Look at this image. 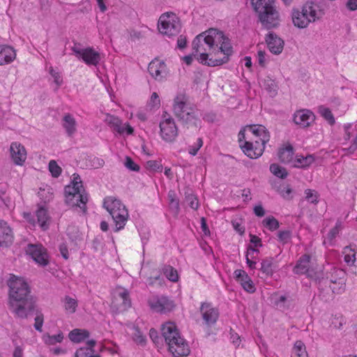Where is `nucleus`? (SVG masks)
<instances>
[{"instance_id": "f257e3e1", "label": "nucleus", "mask_w": 357, "mask_h": 357, "mask_svg": "<svg viewBox=\"0 0 357 357\" xmlns=\"http://www.w3.org/2000/svg\"><path fill=\"white\" fill-rule=\"evenodd\" d=\"M9 287V308L15 316L26 319L36 310V298L31 294L28 284L15 275L8 281Z\"/></svg>"}, {"instance_id": "f03ea898", "label": "nucleus", "mask_w": 357, "mask_h": 357, "mask_svg": "<svg viewBox=\"0 0 357 357\" xmlns=\"http://www.w3.org/2000/svg\"><path fill=\"white\" fill-rule=\"evenodd\" d=\"M173 113L181 125L187 128L197 130L201 127V114L191 104L184 93H178L174 99Z\"/></svg>"}, {"instance_id": "7ed1b4c3", "label": "nucleus", "mask_w": 357, "mask_h": 357, "mask_svg": "<svg viewBox=\"0 0 357 357\" xmlns=\"http://www.w3.org/2000/svg\"><path fill=\"white\" fill-rule=\"evenodd\" d=\"M193 53L199 54L197 60L202 64L208 66H218L228 62L229 59L227 56H215L213 52V49L208 43V38L206 33L197 36L192 41Z\"/></svg>"}, {"instance_id": "20e7f679", "label": "nucleus", "mask_w": 357, "mask_h": 357, "mask_svg": "<svg viewBox=\"0 0 357 357\" xmlns=\"http://www.w3.org/2000/svg\"><path fill=\"white\" fill-rule=\"evenodd\" d=\"M162 335L169 347V351L174 357H186L190 354V349L173 322H167L162 325Z\"/></svg>"}, {"instance_id": "39448f33", "label": "nucleus", "mask_w": 357, "mask_h": 357, "mask_svg": "<svg viewBox=\"0 0 357 357\" xmlns=\"http://www.w3.org/2000/svg\"><path fill=\"white\" fill-rule=\"evenodd\" d=\"M251 4L264 29L269 30L279 26V13L275 8L273 0H251Z\"/></svg>"}, {"instance_id": "423d86ee", "label": "nucleus", "mask_w": 357, "mask_h": 357, "mask_svg": "<svg viewBox=\"0 0 357 357\" xmlns=\"http://www.w3.org/2000/svg\"><path fill=\"white\" fill-rule=\"evenodd\" d=\"M324 13L320 6L313 1L306 2L301 11L294 10L292 20L294 26L303 29L311 22H314L322 17Z\"/></svg>"}, {"instance_id": "0eeeda50", "label": "nucleus", "mask_w": 357, "mask_h": 357, "mask_svg": "<svg viewBox=\"0 0 357 357\" xmlns=\"http://www.w3.org/2000/svg\"><path fill=\"white\" fill-rule=\"evenodd\" d=\"M103 206L109 212L115 223L114 231L117 232L123 229L129 215L128 210L121 201L109 197L105 199Z\"/></svg>"}, {"instance_id": "6e6552de", "label": "nucleus", "mask_w": 357, "mask_h": 357, "mask_svg": "<svg viewBox=\"0 0 357 357\" xmlns=\"http://www.w3.org/2000/svg\"><path fill=\"white\" fill-rule=\"evenodd\" d=\"M204 33H206L208 42L209 41L215 56H219L220 54H222L223 56H227L229 58L233 54V47L230 40L225 36L222 31L210 29Z\"/></svg>"}, {"instance_id": "1a4fd4ad", "label": "nucleus", "mask_w": 357, "mask_h": 357, "mask_svg": "<svg viewBox=\"0 0 357 357\" xmlns=\"http://www.w3.org/2000/svg\"><path fill=\"white\" fill-rule=\"evenodd\" d=\"M181 28L180 20L174 13H164L159 18L158 29L164 35L175 36L180 32Z\"/></svg>"}, {"instance_id": "9d476101", "label": "nucleus", "mask_w": 357, "mask_h": 357, "mask_svg": "<svg viewBox=\"0 0 357 357\" xmlns=\"http://www.w3.org/2000/svg\"><path fill=\"white\" fill-rule=\"evenodd\" d=\"M83 188L68 185L65 187L66 202L68 205L79 206L84 213L86 212V204L88 202L87 194Z\"/></svg>"}, {"instance_id": "9b49d317", "label": "nucleus", "mask_w": 357, "mask_h": 357, "mask_svg": "<svg viewBox=\"0 0 357 357\" xmlns=\"http://www.w3.org/2000/svg\"><path fill=\"white\" fill-rule=\"evenodd\" d=\"M346 273L341 268L328 266L322 273L321 278H319V289L324 287L331 286L332 284H339L341 287L345 280Z\"/></svg>"}, {"instance_id": "f8f14e48", "label": "nucleus", "mask_w": 357, "mask_h": 357, "mask_svg": "<svg viewBox=\"0 0 357 357\" xmlns=\"http://www.w3.org/2000/svg\"><path fill=\"white\" fill-rule=\"evenodd\" d=\"M163 120L160 123V136L167 142L174 141L178 135V128L174 119L167 112L162 115Z\"/></svg>"}, {"instance_id": "ddd939ff", "label": "nucleus", "mask_w": 357, "mask_h": 357, "mask_svg": "<svg viewBox=\"0 0 357 357\" xmlns=\"http://www.w3.org/2000/svg\"><path fill=\"white\" fill-rule=\"evenodd\" d=\"M266 144L259 138L249 136L248 140H245L243 145L241 146V149L248 157L255 159L263 154Z\"/></svg>"}, {"instance_id": "4468645a", "label": "nucleus", "mask_w": 357, "mask_h": 357, "mask_svg": "<svg viewBox=\"0 0 357 357\" xmlns=\"http://www.w3.org/2000/svg\"><path fill=\"white\" fill-rule=\"evenodd\" d=\"M148 303L153 311L159 313H166L174 308L173 302L163 296H154L148 301Z\"/></svg>"}, {"instance_id": "2eb2a0df", "label": "nucleus", "mask_w": 357, "mask_h": 357, "mask_svg": "<svg viewBox=\"0 0 357 357\" xmlns=\"http://www.w3.org/2000/svg\"><path fill=\"white\" fill-rule=\"evenodd\" d=\"M26 252L39 265L45 266L48 264V255L42 245L29 244Z\"/></svg>"}, {"instance_id": "dca6fc26", "label": "nucleus", "mask_w": 357, "mask_h": 357, "mask_svg": "<svg viewBox=\"0 0 357 357\" xmlns=\"http://www.w3.org/2000/svg\"><path fill=\"white\" fill-rule=\"evenodd\" d=\"M112 305L120 312L128 309L131 306L129 292L127 289H120L116 291L113 298Z\"/></svg>"}, {"instance_id": "f3484780", "label": "nucleus", "mask_w": 357, "mask_h": 357, "mask_svg": "<svg viewBox=\"0 0 357 357\" xmlns=\"http://www.w3.org/2000/svg\"><path fill=\"white\" fill-rule=\"evenodd\" d=\"M265 41L271 53L278 55L282 52L284 42L273 31H269L266 35Z\"/></svg>"}, {"instance_id": "a211bd4d", "label": "nucleus", "mask_w": 357, "mask_h": 357, "mask_svg": "<svg viewBox=\"0 0 357 357\" xmlns=\"http://www.w3.org/2000/svg\"><path fill=\"white\" fill-rule=\"evenodd\" d=\"M200 312L207 326H211L216 323L219 317V312L217 308L212 307L210 303H202Z\"/></svg>"}, {"instance_id": "6ab92c4d", "label": "nucleus", "mask_w": 357, "mask_h": 357, "mask_svg": "<svg viewBox=\"0 0 357 357\" xmlns=\"http://www.w3.org/2000/svg\"><path fill=\"white\" fill-rule=\"evenodd\" d=\"M104 121L119 134L126 132L128 135H131L134 131L129 124L123 126L121 121L118 117L109 114L105 115Z\"/></svg>"}, {"instance_id": "aec40b11", "label": "nucleus", "mask_w": 357, "mask_h": 357, "mask_svg": "<svg viewBox=\"0 0 357 357\" xmlns=\"http://www.w3.org/2000/svg\"><path fill=\"white\" fill-rule=\"evenodd\" d=\"M247 137H254L261 139L263 143H267L270 140V133L262 125H250L245 128Z\"/></svg>"}, {"instance_id": "412c9836", "label": "nucleus", "mask_w": 357, "mask_h": 357, "mask_svg": "<svg viewBox=\"0 0 357 357\" xmlns=\"http://www.w3.org/2000/svg\"><path fill=\"white\" fill-rule=\"evenodd\" d=\"M11 158L17 165H22L26 158V151L23 145L17 142H13L10 145Z\"/></svg>"}, {"instance_id": "4be33fe9", "label": "nucleus", "mask_w": 357, "mask_h": 357, "mask_svg": "<svg viewBox=\"0 0 357 357\" xmlns=\"http://www.w3.org/2000/svg\"><path fill=\"white\" fill-rule=\"evenodd\" d=\"M314 120V114L308 109L297 111L294 115V123L303 128L309 126Z\"/></svg>"}, {"instance_id": "5701e85b", "label": "nucleus", "mask_w": 357, "mask_h": 357, "mask_svg": "<svg viewBox=\"0 0 357 357\" xmlns=\"http://www.w3.org/2000/svg\"><path fill=\"white\" fill-rule=\"evenodd\" d=\"M13 236L7 223L0 220V248H7L12 244Z\"/></svg>"}, {"instance_id": "b1692460", "label": "nucleus", "mask_w": 357, "mask_h": 357, "mask_svg": "<svg viewBox=\"0 0 357 357\" xmlns=\"http://www.w3.org/2000/svg\"><path fill=\"white\" fill-rule=\"evenodd\" d=\"M236 279L241 283L243 288L248 292L253 293L256 289L248 275L243 270L238 269L234 271Z\"/></svg>"}, {"instance_id": "393cba45", "label": "nucleus", "mask_w": 357, "mask_h": 357, "mask_svg": "<svg viewBox=\"0 0 357 357\" xmlns=\"http://www.w3.org/2000/svg\"><path fill=\"white\" fill-rule=\"evenodd\" d=\"M272 300L274 306L281 311L289 310L293 305V300L289 295L275 294Z\"/></svg>"}, {"instance_id": "a878e982", "label": "nucleus", "mask_w": 357, "mask_h": 357, "mask_svg": "<svg viewBox=\"0 0 357 357\" xmlns=\"http://www.w3.org/2000/svg\"><path fill=\"white\" fill-rule=\"evenodd\" d=\"M16 57L15 50L8 45H0V66L11 63Z\"/></svg>"}, {"instance_id": "bb28decb", "label": "nucleus", "mask_w": 357, "mask_h": 357, "mask_svg": "<svg viewBox=\"0 0 357 357\" xmlns=\"http://www.w3.org/2000/svg\"><path fill=\"white\" fill-rule=\"evenodd\" d=\"M80 58L86 64L93 66H97L100 60V54L92 48L84 49Z\"/></svg>"}, {"instance_id": "cd10ccee", "label": "nucleus", "mask_w": 357, "mask_h": 357, "mask_svg": "<svg viewBox=\"0 0 357 357\" xmlns=\"http://www.w3.org/2000/svg\"><path fill=\"white\" fill-rule=\"evenodd\" d=\"M165 64L159 60L152 61L148 66V71L155 79H160L162 77V73L165 70Z\"/></svg>"}, {"instance_id": "c85d7f7f", "label": "nucleus", "mask_w": 357, "mask_h": 357, "mask_svg": "<svg viewBox=\"0 0 357 357\" xmlns=\"http://www.w3.org/2000/svg\"><path fill=\"white\" fill-rule=\"evenodd\" d=\"M86 347H81L76 351L75 357H100L99 354H95V351L92 349L96 344V340H89L86 342Z\"/></svg>"}, {"instance_id": "c756f323", "label": "nucleus", "mask_w": 357, "mask_h": 357, "mask_svg": "<svg viewBox=\"0 0 357 357\" xmlns=\"http://www.w3.org/2000/svg\"><path fill=\"white\" fill-rule=\"evenodd\" d=\"M310 261V256L309 255H303L297 261L294 268V272L296 274L306 273L309 270Z\"/></svg>"}, {"instance_id": "7c9ffc66", "label": "nucleus", "mask_w": 357, "mask_h": 357, "mask_svg": "<svg viewBox=\"0 0 357 357\" xmlns=\"http://www.w3.org/2000/svg\"><path fill=\"white\" fill-rule=\"evenodd\" d=\"M90 335L89 332L85 329H73L69 333V339L73 342H81Z\"/></svg>"}, {"instance_id": "2f4dec72", "label": "nucleus", "mask_w": 357, "mask_h": 357, "mask_svg": "<svg viewBox=\"0 0 357 357\" xmlns=\"http://www.w3.org/2000/svg\"><path fill=\"white\" fill-rule=\"evenodd\" d=\"M63 126L68 136H72L76 131V121L73 116L67 114L63 119Z\"/></svg>"}, {"instance_id": "473e14b6", "label": "nucleus", "mask_w": 357, "mask_h": 357, "mask_svg": "<svg viewBox=\"0 0 357 357\" xmlns=\"http://www.w3.org/2000/svg\"><path fill=\"white\" fill-rule=\"evenodd\" d=\"M37 220L39 225L43 230L49 227V215L47 210L43 207H40L36 211Z\"/></svg>"}, {"instance_id": "72a5a7b5", "label": "nucleus", "mask_w": 357, "mask_h": 357, "mask_svg": "<svg viewBox=\"0 0 357 357\" xmlns=\"http://www.w3.org/2000/svg\"><path fill=\"white\" fill-rule=\"evenodd\" d=\"M345 280H344V284L341 287H340L339 284H331V286H328L330 288V290L331 291V294H329L328 296L325 295L324 292L322 291V288H321L319 296L322 300L327 301L333 297L334 294H340L344 292L345 289Z\"/></svg>"}, {"instance_id": "f704fd0d", "label": "nucleus", "mask_w": 357, "mask_h": 357, "mask_svg": "<svg viewBox=\"0 0 357 357\" xmlns=\"http://www.w3.org/2000/svg\"><path fill=\"white\" fill-rule=\"evenodd\" d=\"M277 268L276 264L274 263V259L272 257L266 258L262 260L261 263L260 270L266 275L271 276L274 270Z\"/></svg>"}, {"instance_id": "c9c22d12", "label": "nucleus", "mask_w": 357, "mask_h": 357, "mask_svg": "<svg viewBox=\"0 0 357 357\" xmlns=\"http://www.w3.org/2000/svg\"><path fill=\"white\" fill-rule=\"evenodd\" d=\"M294 148L291 144L287 145L285 148L281 149L278 153L280 160L283 163H289L293 159Z\"/></svg>"}, {"instance_id": "e433bc0d", "label": "nucleus", "mask_w": 357, "mask_h": 357, "mask_svg": "<svg viewBox=\"0 0 357 357\" xmlns=\"http://www.w3.org/2000/svg\"><path fill=\"white\" fill-rule=\"evenodd\" d=\"M292 357H308L304 343L300 340L295 342Z\"/></svg>"}, {"instance_id": "4c0bfd02", "label": "nucleus", "mask_w": 357, "mask_h": 357, "mask_svg": "<svg viewBox=\"0 0 357 357\" xmlns=\"http://www.w3.org/2000/svg\"><path fill=\"white\" fill-rule=\"evenodd\" d=\"M162 271L166 278L172 282H177L178 280V275L177 271L169 265H164Z\"/></svg>"}, {"instance_id": "58836bf2", "label": "nucleus", "mask_w": 357, "mask_h": 357, "mask_svg": "<svg viewBox=\"0 0 357 357\" xmlns=\"http://www.w3.org/2000/svg\"><path fill=\"white\" fill-rule=\"evenodd\" d=\"M314 160L312 155H307V156H301L296 158L294 167L299 168H306L309 167Z\"/></svg>"}, {"instance_id": "ea45409f", "label": "nucleus", "mask_w": 357, "mask_h": 357, "mask_svg": "<svg viewBox=\"0 0 357 357\" xmlns=\"http://www.w3.org/2000/svg\"><path fill=\"white\" fill-rule=\"evenodd\" d=\"M264 227H266L270 231H275L280 227L278 220L273 216H268L262 221Z\"/></svg>"}, {"instance_id": "a19ab883", "label": "nucleus", "mask_w": 357, "mask_h": 357, "mask_svg": "<svg viewBox=\"0 0 357 357\" xmlns=\"http://www.w3.org/2000/svg\"><path fill=\"white\" fill-rule=\"evenodd\" d=\"M270 171L277 177L284 178L287 176L288 172L284 167L280 166L278 164H272L270 166Z\"/></svg>"}, {"instance_id": "79ce46f5", "label": "nucleus", "mask_w": 357, "mask_h": 357, "mask_svg": "<svg viewBox=\"0 0 357 357\" xmlns=\"http://www.w3.org/2000/svg\"><path fill=\"white\" fill-rule=\"evenodd\" d=\"M64 308L65 310L70 312V313H74L76 310V308L77 307V301L68 296H66L64 298Z\"/></svg>"}, {"instance_id": "37998d69", "label": "nucleus", "mask_w": 357, "mask_h": 357, "mask_svg": "<svg viewBox=\"0 0 357 357\" xmlns=\"http://www.w3.org/2000/svg\"><path fill=\"white\" fill-rule=\"evenodd\" d=\"M319 112L330 125L335 123V118L330 109L321 105L319 107Z\"/></svg>"}, {"instance_id": "c03bdc74", "label": "nucleus", "mask_w": 357, "mask_h": 357, "mask_svg": "<svg viewBox=\"0 0 357 357\" xmlns=\"http://www.w3.org/2000/svg\"><path fill=\"white\" fill-rule=\"evenodd\" d=\"M305 199L312 204H317L318 203V197L319 194L314 190L306 189L305 190Z\"/></svg>"}, {"instance_id": "a18cd8bd", "label": "nucleus", "mask_w": 357, "mask_h": 357, "mask_svg": "<svg viewBox=\"0 0 357 357\" xmlns=\"http://www.w3.org/2000/svg\"><path fill=\"white\" fill-rule=\"evenodd\" d=\"M63 339L62 332H59L57 335H47L44 337L45 342L48 344H54L57 342H61Z\"/></svg>"}, {"instance_id": "49530a36", "label": "nucleus", "mask_w": 357, "mask_h": 357, "mask_svg": "<svg viewBox=\"0 0 357 357\" xmlns=\"http://www.w3.org/2000/svg\"><path fill=\"white\" fill-rule=\"evenodd\" d=\"M264 86L266 89L271 93L272 96L277 94V86L272 79L270 77L264 80Z\"/></svg>"}, {"instance_id": "de8ad7c7", "label": "nucleus", "mask_w": 357, "mask_h": 357, "mask_svg": "<svg viewBox=\"0 0 357 357\" xmlns=\"http://www.w3.org/2000/svg\"><path fill=\"white\" fill-rule=\"evenodd\" d=\"M49 170L52 174V176L54 178H57L61 174V168L58 165L55 160H50L49 162Z\"/></svg>"}, {"instance_id": "09e8293b", "label": "nucleus", "mask_w": 357, "mask_h": 357, "mask_svg": "<svg viewBox=\"0 0 357 357\" xmlns=\"http://www.w3.org/2000/svg\"><path fill=\"white\" fill-rule=\"evenodd\" d=\"M146 282L149 286H154L155 284H158V286H162L164 282V279L160 275V274H156V275L150 276L147 279Z\"/></svg>"}, {"instance_id": "8fccbe9b", "label": "nucleus", "mask_w": 357, "mask_h": 357, "mask_svg": "<svg viewBox=\"0 0 357 357\" xmlns=\"http://www.w3.org/2000/svg\"><path fill=\"white\" fill-rule=\"evenodd\" d=\"M36 317L35 318L34 328L36 331L42 332V327L44 322V316L42 312L36 310Z\"/></svg>"}, {"instance_id": "3c124183", "label": "nucleus", "mask_w": 357, "mask_h": 357, "mask_svg": "<svg viewBox=\"0 0 357 357\" xmlns=\"http://www.w3.org/2000/svg\"><path fill=\"white\" fill-rule=\"evenodd\" d=\"M291 237V232L290 230L279 231L278 233V240L283 244L287 243Z\"/></svg>"}, {"instance_id": "603ef678", "label": "nucleus", "mask_w": 357, "mask_h": 357, "mask_svg": "<svg viewBox=\"0 0 357 357\" xmlns=\"http://www.w3.org/2000/svg\"><path fill=\"white\" fill-rule=\"evenodd\" d=\"M185 202L192 209H197L199 204L197 197L194 195L185 194Z\"/></svg>"}, {"instance_id": "864d4df0", "label": "nucleus", "mask_w": 357, "mask_h": 357, "mask_svg": "<svg viewBox=\"0 0 357 357\" xmlns=\"http://www.w3.org/2000/svg\"><path fill=\"white\" fill-rule=\"evenodd\" d=\"M250 252H259V250L256 248H254L252 245H249L248 247V251H247V255H246V263L248 265V266L250 267V268L255 269V268H256V262L254 261H252L248 257V255L250 253Z\"/></svg>"}, {"instance_id": "5fc2aeb1", "label": "nucleus", "mask_w": 357, "mask_h": 357, "mask_svg": "<svg viewBox=\"0 0 357 357\" xmlns=\"http://www.w3.org/2000/svg\"><path fill=\"white\" fill-rule=\"evenodd\" d=\"M146 166L147 169L153 172L162 170V165L157 160H149L146 162Z\"/></svg>"}, {"instance_id": "6e6d98bb", "label": "nucleus", "mask_w": 357, "mask_h": 357, "mask_svg": "<svg viewBox=\"0 0 357 357\" xmlns=\"http://www.w3.org/2000/svg\"><path fill=\"white\" fill-rule=\"evenodd\" d=\"M125 166L131 171L139 172V166L137 165L131 158L127 156L126 158Z\"/></svg>"}, {"instance_id": "4d7b16f0", "label": "nucleus", "mask_w": 357, "mask_h": 357, "mask_svg": "<svg viewBox=\"0 0 357 357\" xmlns=\"http://www.w3.org/2000/svg\"><path fill=\"white\" fill-rule=\"evenodd\" d=\"M340 229H341V222L337 221L336 222L335 226L333 228H332L331 229V231H329V233L328 234V238L330 241H332L333 239H334L336 237V236L339 234Z\"/></svg>"}, {"instance_id": "13d9d810", "label": "nucleus", "mask_w": 357, "mask_h": 357, "mask_svg": "<svg viewBox=\"0 0 357 357\" xmlns=\"http://www.w3.org/2000/svg\"><path fill=\"white\" fill-rule=\"evenodd\" d=\"M50 74L54 77V82L57 85V87H59L63 82V79L60 75V73L56 72L52 67H50Z\"/></svg>"}, {"instance_id": "bf43d9fd", "label": "nucleus", "mask_w": 357, "mask_h": 357, "mask_svg": "<svg viewBox=\"0 0 357 357\" xmlns=\"http://www.w3.org/2000/svg\"><path fill=\"white\" fill-rule=\"evenodd\" d=\"M203 141L202 138H198L196 142L195 146H192L189 147L188 152L192 155H197L199 149L202 146Z\"/></svg>"}, {"instance_id": "052dcab7", "label": "nucleus", "mask_w": 357, "mask_h": 357, "mask_svg": "<svg viewBox=\"0 0 357 357\" xmlns=\"http://www.w3.org/2000/svg\"><path fill=\"white\" fill-rule=\"evenodd\" d=\"M149 336L151 339L153 340L154 343H159L160 340L162 339L159 335L158 333L154 328H151L149 331Z\"/></svg>"}, {"instance_id": "680f3d73", "label": "nucleus", "mask_w": 357, "mask_h": 357, "mask_svg": "<svg viewBox=\"0 0 357 357\" xmlns=\"http://www.w3.org/2000/svg\"><path fill=\"white\" fill-rule=\"evenodd\" d=\"M169 207L171 208V210L174 211V212L175 213V214H178V211H179V202L178 200L176 199H172L171 202H169Z\"/></svg>"}, {"instance_id": "e2e57ef3", "label": "nucleus", "mask_w": 357, "mask_h": 357, "mask_svg": "<svg viewBox=\"0 0 357 357\" xmlns=\"http://www.w3.org/2000/svg\"><path fill=\"white\" fill-rule=\"evenodd\" d=\"M150 104L153 107H158L160 105V98L157 93L153 92L151 96Z\"/></svg>"}, {"instance_id": "0e129e2a", "label": "nucleus", "mask_w": 357, "mask_h": 357, "mask_svg": "<svg viewBox=\"0 0 357 357\" xmlns=\"http://www.w3.org/2000/svg\"><path fill=\"white\" fill-rule=\"evenodd\" d=\"M250 243L255 247H261V240L260 238L254 234H250Z\"/></svg>"}, {"instance_id": "69168bd1", "label": "nucleus", "mask_w": 357, "mask_h": 357, "mask_svg": "<svg viewBox=\"0 0 357 357\" xmlns=\"http://www.w3.org/2000/svg\"><path fill=\"white\" fill-rule=\"evenodd\" d=\"M59 251H60V253L61 255V256L65 259H68V248L66 246V244L64 243H62L59 245Z\"/></svg>"}, {"instance_id": "338daca9", "label": "nucleus", "mask_w": 357, "mask_h": 357, "mask_svg": "<svg viewBox=\"0 0 357 357\" xmlns=\"http://www.w3.org/2000/svg\"><path fill=\"white\" fill-rule=\"evenodd\" d=\"M265 55H266V53L264 51L259 50L257 52L258 63L261 67L265 66Z\"/></svg>"}, {"instance_id": "774afa93", "label": "nucleus", "mask_w": 357, "mask_h": 357, "mask_svg": "<svg viewBox=\"0 0 357 357\" xmlns=\"http://www.w3.org/2000/svg\"><path fill=\"white\" fill-rule=\"evenodd\" d=\"M356 149H357V134H356V136L355 137L354 139L353 140L352 144L346 150L348 151L349 153L351 154V153H354L356 151Z\"/></svg>"}]
</instances>
